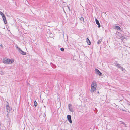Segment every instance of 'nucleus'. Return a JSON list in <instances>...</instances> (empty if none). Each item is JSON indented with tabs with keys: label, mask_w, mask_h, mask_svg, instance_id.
Segmentation results:
<instances>
[{
	"label": "nucleus",
	"mask_w": 130,
	"mask_h": 130,
	"mask_svg": "<svg viewBox=\"0 0 130 130\" xmlns=\"http://www.w3.org/2000/svg\"><path fill=\"white\" fill-rule=\"evenodd\" d=\"M120 122H122V124H124V125H126L125 124L124 122L122 121H120Z\"/></svg>",
	"instance_id": "obj_21"
},
{
	"label": "nucleus",
	"mask_w": 130,
	"mask_h": 130,
	"mask_svg": "<svg viewBox=\"0 0 130 130\" xmlns=\"http://www.w3.org/2000/svg\"><path fill=\"white\" fill-rule=\"evenodd\" d=\"M121 70L123 72H124L125 71V69L123 68L122 67V69H121Z\"/></svg>",
	"instance_id": "obj_18"
},
{
	"label": "nucleus",
	"mask_w": 130,
	"mask_h": 130,
	"mask_svg": "<svg viewBox=\"0 0 130 130\" xmlns=\"http://www.w3.org/2000/svg\"><path fill=\"white\" fill-rule=\"evenodd\" d=\"M2 17L4 23L5 24H6L7 23V21L6 17H5V15H4V16H3Z\"/></svg>",
	"instance_id": "obj_8"
},
{
	"label": "nucleus",
	"mask_w": 130,
	"mask_h": 130,
	"mask_svg": "<svg viewBox=\"0 0 130 130\" xmlns=\"http://www.w3.org/2000/svg\"><path fill=\"white\" fill-rule=\"evenodd\" d=\"M124 126H125V127H126V125H124Z\"/></svg>",
	"instance_id": "obj_26"
},
{
	"label": "nucleus",
	"mask_w": 130,
	"mask_h": 130,
	"mask_svg": "<svg viewBox=\"0 0 130 130\" xmlns=\"http://www.w3.org/2000/svg\"><path fill=\"white\" fill-rule=\"evenodd\" d=\"M91 86L95 87H97V84L95 81H94L92 83Z\"/></svg>",
	"instance_id": "obj_7"
},
{
	"label": "nucleus",
	"mask_w": 130,
	"mask_h": 130,
	"mask_svg": "<svg viewBox=\"0 0 130 130\" xmlns=\"http://www.w3.org/2000/svg\"><path fill=\"white\" fill-rule=\"evenodd\" d=\"M60 50L62 51H64V49L63 48H61Z\"/></svg>",
	"instance_id": "obj_20"
},
{
	"label": "nucleus",
	"mask_w": 130,
	"mask_h": 130,
	"mask_svg": "<svg viewBox=\"0 0 130 130\" xmlns=\"http://www.w3.org/2000/svg\"><path fill=\"white\" fill-rule=\"evenodd\" d=\"M68 7V8L69 9V10H70V9L69 8V7Z\"/></svg>",
	"instance_id": "obj_25"
},
{
	"label": "nucleus",
	"mask_w": 130,
	"mask_h": 130,
	"mask_svg": "<svg viewBox=\"0 0 130 130\" xmlns=\"http://www.w3.org/2000/svg\"><path fill=\"white\" fill-rule=\"evenodd\" d=\"M115 28L116 29L118 30H120L121 29L118 26H115Z\"/></svg>",
	"instance_id": "obj_12"
},
{
	"label": "nucleus",
	"mask_w": 130,
	"mask_h": 130,
	"mask_svg": "<svg viewBox=\"0 0 130 130\" xmlns=\"http://www.w3.org/2000/svg\"><path fill=\"white\" fill-rule=\"evenodd\" d=\"M116 67L120 69H121L122 68V67H121L119 64H116Z\"/></svg>",
	"instance_id": "obj_10"
},
{
	"label": "nucleus",
	"mask_w": 130,
	"mask_h": 130,
	"mask_svg": "<svg viewBox=\"0 0 130 130\" xmlns=\"http://www.w3.org/2000/svg\"><path fill=\"white\" fill-rule=\"evenodd\" d=\"M98 94H99V91H98Z\"/></svg>",
	"instance_id": "obj_24"
},
{
	"label": "nucleus",
	"mask_w": 130,
	"mask_h": 130,
	"mask_svg": "<svg viewBox=\"0 0 130 130\" xmlns=\"http://www.w3.org/2000/svg\"><path fill=\"white\" fill-rule=\"evenodd\" d=\"M114 64H115V65L116 66V64H117L118 63H115Z\"/></svg>",
	"instance_id": "obj_22"
},
{
	"label": "nucleus",
	"mask_w": 130,
	"mask_h": 130,
	"mask_svg": "<svg viewBox=\"0 0 130 130\" xmlns=\"http://www.w3.org/2000/svg\"><path fill=\"white\" fill-rule=\"evenodd\" d=\"M9 61H10V62H9V63H12L14 62L13 61L11 60H10V59H9Z\"/></svg>",
	"instance_id": "obj_17"
},
{
	"label": "nucleus",
	"mask_w": 130,
	"mask_h": 130,
	"mask_svg": "<svg viewBox=\"0 0 130 130\" xmlns=\"http://www.w3.org/2000/svg\"><path fill=\"white\" fill-rule=\"evenodd\" d=\"M80 20L81 21H84V18L83 17H81L80 18Z\"/></svg>",
	"instance_id": "obj_19"
},
{
	"label": "nucleus",
	"mask_w": 130,
	"mask_h": 130,
	"mask_svg": "<svg viewBox=\"0 0 130 130\" xmlns=\"http://www.w3.org/2000/svg\"><path fill=\"white\" fill-rule=\"evenodd\" d=\"M96 87L91 86V92H93L96 90Z\"/></svg>",
	"instance_id": "obj_5"
},
{
	"label": "nucleus",
	"mask_w": 130,
	"mask_h": 130,
	"mask_svg": "<svg viewBox=\"0 0 130 130\" xmlns=\"http://www.w3.org/2000/svg\"><path fill=\"white\" fill-rule=\"evenodd\" d=\"M102 40L101 39H100V40H98V44H100L101 43V42L102 41Z\"/></svg>",
	"instance_id": "obj_15"
},
{
	"label": "nucleus",
	"mask_w": 130,
	"mask_h": 130,
	"mask_svg": "<svg viewBox=\"0 0 130 130\" xmlns=\"http://www.w3.org/2000/svg\"><path fill=\"white\" fill-rule=\"evenodd\" d=\"M86 41L89 45H90L91 44V42L88 38H87L86 39Z\"/></svg>",
	"instance_id": "obj_11"
},
{
	"label": "nucleus",
	"mask_w": 130,
	"mask_h": 130,
	"mask_svg": "<svg viewBox=\"0 0 130 130\" xmlns=\"http://www.w3.org/2000/svg\"><path fill=\"white\" fill-rule=\"evenodd\" d=\"M95 70L96 72V73L99 76H101L102 74L101 72L99 71L97 69H95Z\"/></svg>",
	"instance_id": "obj_6"
},
{
	"label": "nucleus",
	"mask_w": 130,
	"mask_h": 130,
	"mask_svg": "<svg viewBox=\"0 0 130 130\" xmlns=\"http://www.w3.org/2000/svg\"><path fill=\"white\" fill-rule=\"evenodd\" d=\"M67 117L69 122L70 123H72V121L71 115H67Z\"/></svg>",
	"instance_id": "obj_4"
},
{
	"label": "nucleus",
	"mask_w": 130,
	"mask_h": 130,
	"mask_svg": "<svg viewBox=\"0 0 130 130\" xmlns=\"http://www.w3.org/2000/svg\"><path fill=\"white\" fill-rule=\"evenodd\" d=\"M34 105L35 106H36L37 105V103L35 100L34 101Z\"/></svg>",
	"instance_id": "obj_14"
},
{
	"label": "nucleus",
	"mask_w": 130,
	"mask_h": 130,
	"mask_svg": "<svg viewBox=\"0 0 130 130\" xmlns=\"http://www.w3.org/2000/svg\"><path fill=\"white\" fill-rule=\"evenodd\" d=\"M17 48L19 51V53L23 55H25L26 53L23 51L22 50L20 49L18 46L16 47Z\"/></svg>",
	"instance_id": "obj_2"
},
{
	"label": "nucleus",
	"mask_w": 130,
	"mask_h": 130,
	"mask_svg": "<svg viewBox=\"0 0 130 130\" xmlns=\"http://www.w3.org/2000/svg\"><path fill=\"white\" fill-rule=\"evenodd\" d=\"M68 108L69 111L72 112L73 111V109L72 108V105L71 104H69L68 105Z\"/></svg>",
	"instance_id": "obj_3"
},
{
	"label": "nucleus",
	"mask_w": 130,
	"mask_h": 130,
	"mask_svg": "<svg viewBox=\"0 0 130 130\" xmlns=\"http://www.w3.org/2000/svg\"><path fill=\"white\" fill-rule=\"evenodd\" d=\"M95 21L96 24L98 25V27L100 28L101 26V25L98 20L96 18L95 19Z\"/></svg>",
	"instance_id": "obj_9"
},
{
	"label": "nucleus",
	"mask_w": 130,
	"mask_h": 130,
	"mask_svg": "<svg viewBox=\"0 0 130 130\" xmlns=\"http://www.w3.org/2000/svg\"><path fill=\"white\" fill-rule=\"evenodd\" d=\"M0 14L2 16V17L5 15L1 11H0Z\"/></svg>",
	"instance_id": "obj_16"
},
{
	"label": "nucleus",
	"mask_w": 130,
	"mask_h": 130,
	"mask_svg": "<svg viewBox=\"0 0 130 130\" xmlns=\"http://www.w3.org/2000/svg\"><path fill=\"white\" fill-rule=\"evenodd\" d=\"M3 62L5 64H9L10 62L9 59L5 58L3 59Z\"/></svg>",
	"instance_id": "obj_1"
},
{
	"label": "nucleus",
	"mask_w": 130,
	"mask_h": 130,
	"mask_svg": "<svg viewBox=\"0 0 130 130\" xmlns=\"http://www.w3.org/2000/svg\"><path fill=\"white\" fill-rule=\"evenodd\" d=\"M0 46L1 47H2V44H1Z\"/></svg>",
	"instance_id": "obj_23"
},
{
	"label": "nucleus",
	"mask_w": 130,
	"mask_h": 130,
	"mask_svg": "<svg viewBox=\"0 0 130 130\" xmlns=\"http://www.w3.org/2000/svg\"><path fill=\"white\" fill-rule=\"evenodd\" d=\"M6 108L7 110H10V107L9 105H7L6 106Z\"/></svg>",
	"instance_id": "obj_13"
}]
</instances>
